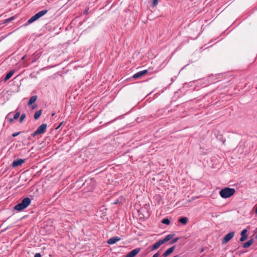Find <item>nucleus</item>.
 <instances>
[{"label": "nucleus", "instance_id": "nucleus-32", "mask_svg": "<svg viewBox=\"0 0 257 257\" xmlns=\"http://www.w3.org/2000/svg\"><path fill=\"white\" fill-rule=\"evenodd\" d=\"M54 114H55V113H52V116H53Z\"/></svg>", "mask_w": 257, "mask_h": 257}, {"label": "nucleus", "instance_id": "nucleus-1", "mask_svg": "<svg viewBox=\"0 0 257 257\" xmlns=\"http://www.w3.org/2000/svg\"><path fill=\"white\" fill-rule=\"evenodd\" d=\"M31 202V199L29 197H26L24 198L20 203L15 205L14 209L19 211H22L29 206Z\"/></svg>", "mask_w": 257, "mask_h": 257}, {"label": "nucleus", "instance_id": "nucleus-11", "mask_svg": "<svg viewBox=\"0 0 257 257\" xmlns=\"http://www.w3.org/2000/svg\"><path fill=\"white\" fill-rule=\"evenodd\" d=\"M247 231V229H244L243 230H242L240 233V235H241V237L240 238V241H244L246 238H247V235H246V233Z\"/></svg>", "mask_w": 257, "mask_h": 257}, {"label": "nucleus", "instance_id": "nucleus-23", "mask_svg": "<svg viewBox=\"0 0 257 257\" xmlns=\"http://www.w3.org/2000/svg\"><path fill=\"white\" fill-rule=\"evenodd\" d=\"M158 4V0H153L152 3V6L153 7H155L157 6Z\"/></svg>", "mask_w": 257, "mask_h": 257}, {"label": "nucleus", "instance_id": "nucleus-10", "mask_svg": "<svg viewBox=\"0 0 257 257\" xmlns=\"http://www.w3.org/2000/svg\"><path fill=\"white\" fill-rule=\"evenodd\" d=\"M120 240V237H119L118 236H115V237H112L110 238V239H109L107 241V242L109 244H113L115 243L116 242L119 241Z\"/></svg>", "mask_w": 257, "mask_h": 257}, {"label": "nucleus", "instance_id": "nucleus-16", "mask_svg": "<svg viewBox=\"0 0 257 257\" xmlns=\"http://www.w3.org/2000/svg\"><path fill=\"white\" fill-rule=\"evenodd\" d=\"M14 73V71H13V70H12V71H10L6 75L5 78H4L5 81H7V80H8L12 77V76L13 75Z\"/></svg>", "mask_w": 257, "mask_h": 257}, {"label": "nucleus", "instance_id": "nucleus-8", "mask_svg": "<svg viewBox=\"0 0 257 257\" xmlns=\"http://www.w3.org/2000/svg\"><path fill=\"white\" fill-rule=\"evenodd\" d=\"M140 251V248H137L128 252L125 256V257H134Z\"/></svg>", "mask_w": 257, "mask_h": 257}, {"label": "nucleus", "instance_id": "nucleus-25", "mask_svg": "<svg viewBox=\"0 0 257 257\" xmlns=\"http://www.w3.org/2000/svg\"><path fill=\"white\" fill-rule=\"evenodd\" d=\"M160 255L159 252H156L155 254H154L153 257H158Z\"/></svg>", "mask_w": 257, "mask_h": 257}, {"label": "nucleus", "instance_id": "nucleus-7", "mask_svg": "<svg viewBox=\"0 0 257 257\" xmlns=\"http://www.w3.org/2000/svg\"><path fill=\"white\" fill-rule=\"evenodd\" d=\"M147 73H148L147 70H144L138 72L133 75V78L134 79H138V78H141L142 76H143L144 75H145V74H146Z\"/></svg>", "mask_w": 257, "mask_h": 257}, {"label": "nucleus", "instance_id": "nucleus-29", "mask_svg": "<svg viewBox=\"0 0 257 257\" xmlns=\"http://www.w3.org/2000/svg\"><path fill=\"white\" fill-rule=\"evenodd\" d=\"M255 212L257 214V207L255 209Z\"/></svg>", "mask_w": 257, "mask_h": 257}, {"label": "nucleus", "instance_id": "nucleus-5", "mask_svg": "<svg viewBox=\"0 0 257 257\" xmlns=\"http://www.w3.org/2000/svg\"><path fill=\"white\" fill-rule=\"evenodd\" d=\"M47 126V124L43 123L40 126L38 127L36 131L32 134V136L33 137H35L38 135H41L44 134L46 132Z\"/></svg>", "mask_w": 257, "mask_h": 257}, {"label": "nucleus", "instance_id": "nucleus-12", "mask_svg": "<svg viewBox=\"0 0 257 257\" xmlns=\"http://www.w3.org/2000/svg\"><path fill=\"white\" fill-rule=\"evenodd\" d=\"M175 248V246H173L169 248V249H168L167 250H166L165 251V252L163 254V256L164 257H167L174 250Z\"/></svg>", "mask_w": 257, "mask_h": 257}, {"label": "nucleus", "instance_id": "nucleus-24", "mask_svg": "<svg viewBox=\"0 0 257 257\" xmlns=\"http://www.w3.org/2000/svg\"><path fill=\"white\" fill-rule=\"evenodd\" d=\"M19 134H20V132L15 133L13 134L12 136L13 137H15L17 136L18 135H19Z\"/></svg>", "mask_w": 257, "mask_h": 257}, {"label": "nucleus", "instance_id": "nucleus-13", "mask_svg": "<svg viewBox=\"0 0 257 257\" xmlns=\"http://www.w3.org/2000/svg\"><path fill=\"white\" fill-rule=\"evenodd\" d=\"M253 242V239L251 238V239H249V240H248L247 242L244 243L243 244L242 246L243 248H247L252 244Z\"/></svg>", "mask_w": 257, "mask_h": 257}, {"label": "nucleus", "instance_id": "nucleus-15", "mask_svg": "<svg viewBox=\"0 0 257 257\" xmlns=\"http://www.w3.org/2000/svg\"><path fill=\"white\" fill-rule=\"evenodd\" d=\"M179 221L182 224L186 225L188 221V218L186 217H181L179 218Z\"/></svg>", "mask_w": 257, "mask_h": 257}, {"label": "nucleus", "instance_id": "nucleus-28", "mask_svg": "<svg viewBox=\"0 0 257 257\" xmlns=\"http://www.w3.org/2000/svg\"><path fill=\"white\" fill-rule=\"evenodd\" d=\"M62 123H63V122H61L59 124V125H58V126H57V127L55 128V129H56V130L58 129V128H59L61 126V125L62 124Z\"/></svg>", "mask_w": 257, "mask_h": 257}, {"label": "nucleus", "instance_id": "nucleus-31", "mask_svg": "<svg viewBox=\"0 0 257 257\" xmlns=\"http://www.w3.org/2000/svg\"><path fill=\"white\" fill-rule=\"evenodd\" d=\"M174 257H180V256L179 255H177L174 256Z\"/></svg>", "mask_w": 257, "mask_h": 257}, {"label": "nucleus", "instance_id": "nucleus-30", "mask_svg": "<svg viewBox=\"0 0 257 257\" xmlns=\"http://www.w3.org/2000/svg\"><path fill=\"white\" fill-rule=\"evenodd\" d=\"M25 56H24V57H22V60H24L25 59Z\"/></svg>", "mask_w": 257, "mask_h": 257}, {"label": "nucleus", "instance_id": "nucleus-4", "mask_svg": "<svg viewBox=\"0 0 257 257\" xmlns=\"http://www.w3.org/2000/svg\"><path fill=\"white\" fill-rule=\"evenodd\" d=\"M48 11L47 10H43L38 13L36 14L33 17H32L27 22V25H29L35 21H37L42 16H44L47 14Z\"/></svg>", "mask_w": 257, "mask_h": 257}, {"label": "nucleus", "instance_id": "nucleus-33", "mask_svg": "<svg viewBox=\"0 0 257 257\" xmlns=\"http://www.w3.org/2000/svg\"><path fill=\"white\" fill-rule=\"evenodd\" d=\"M203 251V249H201V251L202 252V251Z\"/></svg>", "mask_w": 257, "mask_h": 257}, {"label": "nucleus", "instance_id": "nucleus-27", "mask_svg": "<svg viewBox=\"0 0 257 257\" xmlns=\"http://www.w3.org/2000/svg\"><path fill=\"white\" fill-rule=\"evenodd\" d=\"M13 19H14L13 17H11V18H10L9 19H7L6 20V22H10V21H11V20H12Z\"/></svg>", "mask_w": 257, "mask_h": 257}, {"label": "nucleus", "instance_id": "nucleus-21", "mask_svg": "<svg viewBox=\"0 0 257 257\" xmlns=\"http://www.w3.org/2000/svg\"><path fill=\"white\" fill-rule=\"evenodd\" d=\"M26 117V114L23 113L20 116V122H22Z\"/></svg>", "mask_w": 257, "mask_h": 257}, {"label": "nucleus", "instance_id": "nucleus-2", "mask_svg": "<svg viewBox=\"0 0 257 257\" xmlns=\"http://www.w3.org/2000/svg\"><path fill=\"white\" fill-rule=\"evenodd\" d=\"M235 192L234 188L226 187L221 189L219 192V194L223 198H229L233 195Z\"/></svg>", "mask_w": 257, "mask_h": 257}, {"label": "nucleus", "instance_id": "nucleus-18", "mask_svg": "<svg viewBox=\"0 0 257 257\" xmlns=\"http://www.w3.org/2000/svg\"><path fill=\"white\" fill-rule=\"evenodd\" d=\"M162 222L164 224L169 225L170 223V221L168 218H165L162 219Z\"/></svg>", "mask_w": 257, "mask_h": 257}, {"label": "nucleus", "instance_id": "nucleus-9", "mask_svg": "<svg viewBox=\"0 0 257 257\" xmlns=\"http://www.w3.org/2000/svg\"><path fill=\"white\" fill-rule=\"evenodd\" d=\"M25 162V160L22 159H17L16 160H14L12 163V166L13 167H16L17 166H20L23 164Z\"/></svg>", "mask_w": 257, "mask_h": 257}, {"label": "nucleus", "instance_id": "nucleus-6", "mask_svg": "<svg viewBox=\"0 0 257 257\" xmlns=\"http://www.w3.org/2000/svg\"><path fill=\"white\" fill-rule=\"evenodd\" d=\"M234 232H230L225 235L224 237H223L222 243L223 244H226L228 241H229L234 236Z\"/></svg>", "mask_w": 257, "mask_h": 257}, {"label": "nucleus", "instance_id": "nucleus-20", "mask_svg": "<svg viewBox=\"0 0 257 257\" xmlns=\"http://www.w3.org/2000/svg\"><path fill=\"white\" fill-rule=\"evenodd\" d=\"M20 115V111H17V112L15 113V114L14 115V119H18V118L19 117Z\"/></svg>", "mask_w": 257, "mask_h": 257}, {"label": "nucleus", "instance_id": "nucleus-19", "mask_svg": "<svg viewBox=\"0 0 257 257\" xmlns=\"http://www.w3.org/2000/svg\"><path fill=\"white\" fill-rule=\"evenodd\" d=\"M12 113H13V112H11L9 113L6 116V118L9 119V120L11 123L13 122L14 121V118H9V117L12 115Z\"/></svg>", "mask_w": 257, "mask_h": 257}, {"label": "nucleus", "instance_id": "nucleus-3", "mask_svg": "<svg viewBox=\"0 0 257 257\" xmlns=\"http://www.w3.org/2000/svg\"><path fill=\"white\" fill-rule=\"evenodd\" d=\"M174 236V234H169L167 235L163 239L159 240L158 241L154 243L151 247V250H154L157 249L161 245L170 240Z\"/></svg>", "mask_w": 257, "mask_h": 257}, {"label": "nucleus", "instance_id": "nucleus-14", "mask_svg": "<svg viewBox=\"0 0 257 257\" xmlns=\"http://www.w3.org/2000/svg\"><path fill=\"white\" fill-rule=\"evenodd\" d=\"M37 98V96L36 95H34V96H32L30 98V99L28 103V105L29 106L31 105L32 104H33L36 101Z\"/></svg>", "mask_w": 257, "mask_h": 257}, {"label": "nucleus", "instance_id": "nucleus-26", "mask_svg": "<svg viewBox=\"0 0 257 257\" xmlns=\"http://www.w3.org/2000/svg\"><path fill=\"white\" fill-rule=\"evenodd\" d=\"M34 257H41V255L40 253H37L35 254Z\"/></svg>", "mask_w": 257, "mask_h": 257}, {"label": "nucleus", "instance_id": "nucleus-17", "mask_svg": "<svg viewBox=\"0 0 257 257\" xmlns=\"http://www.w3.org/2000/svg\"><path fill=\"white\" fill-rule=\"evenodd\" d=\"M42 113V110H39L37 111L34 114V118L37 119L39 118Z\"/></svg>", "mask_w": 257, "mask_h": 257}, {"label": "nucleus", "instance_id": "nucleus-22", "mask_svg": "<svg viewBox=\"0 0 257 257\" xmlns=\"http://www.w3.org/2000/svg\"><path fill=\"white\" fill-rule=\"evenodd\" d=\"M178 240V237H176V238H173L170 242V244H174L175 243V242H176Z\"/></svg>", "mask_w": 257, "mask_h": 257}]
</instances>
